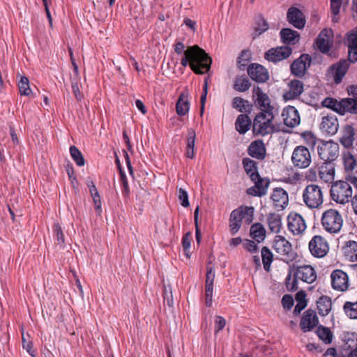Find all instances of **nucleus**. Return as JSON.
<instances>
[{"instance_id": "f257e3e1", "label": "nucleus", "mask_w": 357, "mask_h": 357, "mask_svg": "<svg viewBox=\"0 0 357 357\" xmlns=\"http://www.w3.org/2000/svg\"><path fill=\"white\" fill-rule=\"evenodd\" d=\"M211 58L197 45L189 47L181 60V64L183 67H186L189 63L191 69L196 74L207 73L211 68Z\"/></svg>"}, {"instance_id": "f03ea898", "label": "nucleus", "mask_w": 357, "mask_h": 357, "mask_svg": "<svg viewBox=\"0 0 357 357\" xmlns=\"http://www.w3.org/2000/svg\"><path fill=\"white\" fill-rule=\"evenodd\" d=\"M274 115L273 112L261 111L253 120L252 132L256 135L265 136L277 132L273 123Z\"/></svg>"}, {"instance_id": "7ed1b4c3", "label": "nucleus", "mask_w": 357, "mask_h": 357, "mask_svg": "<svg viewBox=\"0 0 357 357\" xmlns=\"http://www.w3.org/2000/svg\"><path fill=\"white\" fill-rule=\"evenodd\" d=\"M254 208L252 206H241L231 211L229 219V230L231 235H235L241 229L243 219L247 224L253 220Z\"/></svg>"}, {"instance_id": "20e7f679", "label": "nucleus", "mask_w": 357, "mask_h": 357, "mask_svg": "<svg viewBox=\"0 0 357 357\" xmlns=\"http://www.w3.org/2000/svg\"><path fill=\"white\" fill-rule=\"evenodd\" d=\"M321 223L326 231L331 234H336L341 231L343 218L338 211L330 208L322 213Z\"/></svg>"}, {"instance_id": "39448f33", "label": "nucleus", "mask_w": 357, "mask_h": 357, "mask_svg": "<svg viewBox=\"0 0 357 357\" xmlns=\"http://www.w3.org/2000/svg\"><path fill=\"white\" fill-rule=\"evenodd\" d=\"M302 197L305 204L311 209L319 208L324 202L322 189L316 184L307 185L303 190Z\"/></svg>"}, {"instance_id": "423d86ee", "label": "nucleus", "mask_w": 357, "mask_h": 357, "mask_svg": "<svg viewBox=\"0 0 357 357\" xmlns=\"http://www.w3.org/2000/svg\"><path fill=\"white\" fill-rule=\"evenodd\" d=\"M352 192L351 186L345 181H337L333 183L330 190L331 199L340 204L349 202Z\"/></svg>"}, {"instance_id": "0eeeda50", "label": "nucleus", "mask_w": 357, "mask_h": 357, "mask_svg": "<svg viewBox=\"0 0 357 357\" xmlns=\"http://www.w3.org/2000/svg\"><path fill=\"white\" fill-rule=\"evenodd\" d=\"M339 149L338 144L331 140H319L317 146L319 157L326 162H333L337 158Z\"/></svg>"}, {"instance_id": "6e6552de", "label": "nucleus", "mask_w": 357, "mask_h": 357, "mask_svg": "<svg viewBox=\"0 0 357 357\" xmlns=\"http://www.w3.org/2000/svg\"><path fill=\"white\" fill-rule=\"evenodd\" d=\"M274 250L282 256V259L288 263L295 259L296 253L292 249L291 244L282 236L277 235L273 241Z\"/></svg>"}, {"instance_id": "1a4fd4ad", "label": "nucleus", "mask_w": 357, "mask_h": 357, "mask_svg": "<svg viewBox=\"0 0 357 357\" xmlns=\"http://www.w3.org/2000/svg\"><path fill=\"white\" fill-rule=\"evenodd\" d=\"M311 154L307 148L304 146H297L293 151L291 161L293 165L298 168L305 169L311 163Z\"/></svg>"}, {"instance_id": "9d476101", "label": "nucleus", "mask_w": 357, "mask_h": 357, "mask_svg": "<svg viewBox=\"0 0 357 357\" xmlns=\"http://www.w3.org/2000/svg\"><path fill=\"white\" fill-rule=\"evenodd\" d=\"M350 63L349 59H343L333 64L327 70V77L329 79H333L337 84L341 83L348 70Z\"/></svg>"}, {"instance_id": "9b49d317", "label": "nucleus", "mask_w": 357, "mask_h": 357, "mask_svg": "<svg viewBox=\"0 0 357 357\" xmlns=\"http://www.w3.org/2000/svg\"><path fill=\"white\" fill-rule=\"evenodd\" d=\"M309 250L315 257L322 258L326 255L329 250L327 241L320 235H315L309 242Z\"/></svg>"}, {"instance_id": "f8f14e48", "label": "nucleus", "mask_w": 357, "mask_h": 357, "mask_svg": "<svg viewBox=\"0 0 357 357\" xmlns=\"http://www.w3.org/2000/svg\"><path fill=\"white\" fill-rule=\"evenodd\" d=\"M304 90L303 83L298 79H292L287 84V89L282 94L285 101L293 100L299 98Z\"/></svg>"}, {"instance_id": "ddd939ff", "label": "nucleus", "mask_w": 357, "mask_h": 357, "mask_svg": "<svg viewBox=\"0 0 357 357\" xmlns=\"http://www.w3.org/2000/svg\"><path fill=\"white\" fill-rule=\"evenodd\" d=\"M287 221L288 229L294 235L301 234L306 229L305 221L298 213H290L287 218Z\"/></svg>"}, {"instance_id": "4468645a", "label": "nucleus", "mask_w": 357, "mask_h": 357, "mask_svg": "<svg viewBox=\"0 0 357 357\" xmlns=\"http://www.w3.org/2000/svg\"><path fill=\"white\" fill-rule=\"evenodd\" d=\"M332 287L337 291H344L349 287V278L347 274L342 270L337 269L331 275Z\"/></svg>"}, {"instance_id": "2eb2a0df", "label": "nucleus", "mask_w": 357, "mask_h": 357, "mask_svg": "<svg viewBox=\"0 0 357 357\" xmlns=\"http://www.w3.org/2000/svg\"><path fill=\"white\" fill-rule=\"evenodd\" d=\"M333 31L330 29H323L320 33L319 34L317 40L316 45L318 50L324 53H328L333 43Z\"/></svg>"}, {"instance_id": "dca6fc26", "label": "nucleus", "mask_w": 357, "mask_h": 357, "mask_svg": "<svg viewBox=\"0 0 357 357\" xmlns=\"http://www.w3.org/2000/svg\"><path fill=\"white\" fill-rule=\"evenodd\" d=\"M292 53V49L287 46L272 48L265 54V59L274 63L288 58Z\"/></svg>"}, {"instance_id": "f3484780", "label": "nucleus", "mask_w": 357, "mask_h": 357, "mask_svg": "<svg viewBox=\"0 0 357 357\" xmlns=\"http://www.w3.org/2000/svg\"><path fill=\"white\" fill-rule=\"evenodd\" d=\"M283 122L289 128H295L301 123L298 111L295 107L289 105L284 108L282 112Z\"/></svg>"}, {"instance_id": "a211bd4d", "label": "nucleus", "mask_w": 357, "mask_h": 357, "mask_svg": "<svg viewBox=\"0 0 357 357\" xmlns=\"http://www.w3.org/2000/svg\"><path fill=\"white\" fill-rule=\"evenodd\" d=\"M250 77L256 82L263 83L269 78L268 70L259 63H252L247 68Z\"/></svg>"}, {"instance_id": "6ab92c4d", "label": "nucleus", "mask_w": 357, "mask_h": 357, "mask_svg": "<svg viewBox=\"0 0 357 357\" xmlns=\"http://www.w3.org/2000/svg\"><path fill=\"white\" fill-rule=\"evenodd\" d=\"M311 57L307 54H303L294 61L291 65V72L297 77L304 75L306 69L310 66Z\"/></svg>"}, {"instance_id": "aec40b11", "label": "nucleus", "mask_w": 357, "mask_h": 357, "mask_svg": "<svg viewBox=\"0 0 357 357\" xmlns=\"http://www.w3.org/2000/svg\"><path fill=\"white\" fill-rule=\"evenodd\" d=\"M294 276L306 283L311 284L315 281L317 273L312 266L304 265L296 267L294 271Z\"/></svg>"}, {"instance_id": "412c9836", "label": "nucleus", "mask_w": 357, "mask_h": 357, "mask_svg": "<svg viewBox=\"0 0 357 357\" xmlns=\"http://www.w3.org/2000/svg\"><path fill=\"white\" fill-rule=\"evenodd\" d=\"M287 18L289 24L296 29H301L305 25V17L303 13L296 7H290L288 9Z\"/></svg>"}, {"instance_id": "4be33fe9", "label": "nucleus", "mask_w": 357, "mask_h": 357, "mask_svg": "<svg viewBox=\"0 0 357 357\" xmlns=\"http://www.w3.org/2000/svg\"><path fill=\"white\" fill-rule=\"evenodd\" d=\"M319 323L317 316L315 312L312 310H307L303 313L300 326L301 330L304 332L312 331Z\"/></svg>"}, {"instance_id": "5701e85b", "label": "nucleus", "mask_w": 357, "mask_h": 357, "mask_svg": "<svg viewBox=\"0 0 357 357\" xmlns=\"http://www.w3.org/2000/svg\"><path fill=\"white\" fill-rule=\"evenodd\" d=\"M253 96L256 97L255 102L261 108V111L273 112V107L271 105V101L268 95L263 92L259 86L253 89Z\"/></svg>"}, {"instance_id": "b1692460", "label": "nucleus", "mask_w": 357, "mask_h": 357, "mask_svg": "<svg viewBox=\"0 0 357 357\" xmlns=\"http://www.w3.org/2000/svg\"><path fill=\"white\" fill-rule=\"evenodd\" d=\"M342 163L347 175L357 174V156L347 151L342 153Z\"/></svg>"}, {"instance_id": "393cba45", "label": "nucleus", "mask_w": 357, "mask_h": 357, "mask_svg": "<svg viewBox=\"0 0 357 357\" xmlns=\"http://www.w3.org/2000/svg\"><path fill=\"white\" fill-rule=\"evenodd\" d=\"M252 181L255 183V185L247 190L248 195L255 197H261L266 194L269 185L268 180H265L259 175L257 179Z\"/></svg>"}, {"instance_id": "a878e982", "label": "nucleus", "mask_w": 357, "mask_h": 357, "mask_svg": "<svg viewBox=\"0 0 357 357\" xmlns=\"http://www.w3.org/2000/svg\"><path fill=\"white\" fill-rule=\"evenodd\" d=\"M215 278L213 267H207L205 284L206 305L211 307L213 303V288Z\"/></svg>"}, {"instance_id": "bb28decb", "label": "nucleus", "mask_w": 357, "mask_h": 357, "mask_svg": "<svg viewBox=\"0 0 357 357\" xmlns=\"http://www.w3.org/2000/svg\"><path fill=\"white\" fill-rule=\"evenodd\" d=\"M339 127L337 119L334 115H327L322 118L320 128L321 130L328 135H335Z\"/></svg>"}, {"instance_id": "cd10ccee", "label": "nucleus", "mask_w": 357, "mask_h": 357, "mask_svg": "<svg viewBox=\"0 0 357 357\" xmlns=\"http://www.w3.org/2000/svg\"><path fill=\"white\" fill-rule=\"evenodd\" d=\"M271 199L275 208L283 209L289 202L287 192L282 188H276L273 190Z\"/></svg>"}, {"instance_id": "c85d7f7f", "label": "nucleus", "mask_w": 357, "mask_h": 357, "mask_svg": "<svg viewBox=\"0 0 357 357\" xmlns=\"http://www.w3.org/2000/svg\"><path fill=\"white\" fill-rule=\"evenodd\" d=\"M248 153L250 156L263 160L266 156V148L263 141L256 140L252 142L248 148Z\"/></svg>"}, {"instance_id": "c756f323", "label": "nucleus", "mask_w": 357, "mask_h": 357, "mask_svg": "<svg viewBox=\"0 0 357 357\" xmlns=\"http://www.w3.org/2000/svg\"><path fill=\"white\" fill-rule=\"evenodd\" d=\"M335 172V165L333 162H324L319 167V178L326 183H330L333 181Z\"/></svg>"}, {"instance_id": "7c9ffc66", "label": "nucleus", "mask_w": 357, "mask_h": 357, "mask_svg": "<svg viewBox=\"0 0 357 357\" xmlns=\"http://www.w3.org/2000/svg\"><path fill=\"white\" fill-rule=\"evenodd\" d=\"M347 44L349 48L348 56L351 63L357 61V32L351 31L347 34Z\"/></svg>"}, {"instance_id": "2f4dec72", "label": "nucleus", "mask_w": 357, "mask_h": 357, "mask_svg": "<svg viewBox=\"0 0 357 357\" xmlns=\"http://www.w3.org/2000/svg\"><path fill=\"white\" fill-rule=\"evenodd\" d=\"M345 257L351 262L357 261V242L348 241L342 247Z\"/></svg>"}, {"instance_id": "473e14b6", "label": "nucleus", "mask_w": 357, "mask_h": 357, "mask_svg": "<svg viewBox=\"0 0 357 357\" xmlns=\"http://www.w3.org/2000/svg\"><path fill=\"white\" fill-rule=\"evenodd\" d=\"M280 36L281 40L285 44L294 45L300 39L298 32L289 28L282 29L280 32Z\"/></svg>"}, {"instance_id": "72a5a7b5", "label": "nucleus", "mask_w": 357, "mask_h": 357, "mask_svg": "<svg viewBox=\"0 0 357 357\" xmlns=\"http://www.w3.org/2000/svg\"><path fill=\"white\" fill-rule=\"evenodd\" d=\"M242 164L246 174L249 176L252 181L258 178L259 174L257 171V162L249 158H244L242 160Z\"/></svg>"}, {"instance_id": "f704fd0d", "label": "nucleus", "mask_w": 357, "mask_h": 357, "mask_svg": "<svg viewBox=\"0 0 357 357\" xmlns=\"http://www.w3.org/2000/svg\"><path fill=\"white\" fill-rule=\"evenodd\" d=\"M267 224L271 232L279 233L282 227L281 216L275 213H269L267 216Z\"/></svg>"}, {"instance_id": "c9c22d12", "label": "nucleus", "mask_w": 357, "mask_h": 357, "mask_svg": "<svg viewBox=\"0 0 357 357\" xmlns=\"http://www.w3.org/2000/svg\"><path fill=\"white\" fill-rule=\"evenodd\" d=\"M251 119L247 114H240L236 121L235 127L240 134H245L250 128Z\"/></svg>"}, {"instance_id": "e433bc0d", "label": "nucleus", "mask_w": 357, "mask_h": 357, "mask_svg": "<svg viewBox=\"0 0 357 357\" xmlns=\"http://www.w3.org/2000/svg\"><path fill=\"white\" fill-rule=\"evenodd\" d=\"M250 235L257 243H261L266 237V229L262 224L255 223L250 227Z\"/></svg>"}, {"instance_id": "4c0bfd02", "label": "nucleus", "mask_w": 357, "mask_h": 357, "mask_svg": "<svg viewBox=\"0 0 357 357\" xmlns=\"http://www.w3.org/2000/svg\"><path fill=\"white\" fill-rule=\"evenodd\" d=\"M190 109V103L188 97L185 93H182L176 102V113L179 116H184L188 113Z\"/></svg>"}, {"instance_id": "58836bf2", "label": "nucleus", "mask_w": 357, "mask_h": 357, "mask_svg": "<svg viewBox=\"0 0 357 357\" xmlns=\"http://www.w3.org/2000/svg\"><path fill=\"white\" fill-rule=\"evenodd\" d=\"M317 305L319 314L321 316H326L331 310V299L327 296H322L317 301Z\"/></svg>"}, {"instance_id": "ea45409f", "label": "nucleus", "mask_w": 357, "mask_h": 357, "mask_svg": "<svg viewBox=\"0 0 357 357\" xmlns=\"http://www.w3.org/2000/svg\"><path fill=\"white\" fill-rule=\"evenodd\" d=\"M250 82L249 79L245 76H237L233 84V88L235 91L241 93L247 91L250 87Z\"/></svg>"}, {"instance_id": "a19ab883", "label": "nucleus", "mask_w": 357, "mask_h": 357, "mask_svg": "<svg viewBox=\"0 0 357 357\" xmlns=\"http://www.w3.org/2000/svg\"><path fill=\"white\" fill-rule=\"evenodd\" d=\"M86 185L89 188V192L91 193V197H93V200L95 205V208L97 212L100 213L101 211V204H100V197L98 192V190L91 179H88L86 181Z\"/></svg>"}, {"instance_id": "79ce46f5", "label": "nucleus", "mask_w": 357, "mask_h": 357, "mask_svg": "<svg viewBox=\"0 0 357 357\" xmlns=\"http://www.w3.org/2000/svg\"><path fill=\"white\" fill-rule=\"evenodd\" d=\"M261 259H262V263L264 265V268L266 271H270L271 265L273 262V255L270 250L269 248L264 246L262 248L261 251Z\"/></svg>"}, {"instance_id": "37998d69", "label": "nucleus", "mask_w": 357, "mask_h": 357, "mask_svg": "<svg viewBox=\"0 0 357 357\" xmlns=\"http://www.w3.org/2000/svg\"><path fill=\"white\" fill-rule=\"evenodd\" d=\"M53 233L56 243L61 248H64L66 245L65 236L61 227L58 222H54L53 225Z\"/></svg>"}, {"instance_id": "c03bdc74", "label": "nucleus", "mask_w": 357, "mask_h": 357, "mask_svg": "<svg viewBox=\"0 0 357 357\" xmlns=\"http://www.w3.org/2000/svg\"><path fill=\"white\" fill-rule=\"evenodd\" d=\"M322 105L324 107L330 108L341 114L342 100L340 101H337L336 99L333 98H326L323 100Z\"/></svg>"}, {"instance_id": "a18cd8bd", "label": "nucleus", "mask_w": 357, "mask_h": 357, "mask_svg": "<svg viewBox=\"0 0 357 357\" xmlns=\"http://www.w3.org/2000/svg\"><path fill=\"white\" fill-rule=\"evenodd\" d=\"M317 334L325 344H330L333 340V334L328 328L322 326L318 327Z\"/></svg>"}, {"instance_id": "49530a36", "label": "nucleus", "mask_w": 357, "mask_h": 357, "mask_svg": "<svg viewBox=\"0 0 357 357\" xmlns=\"http://www.w3.org/2000/svg\"><path fill=\"white\" fill-rule=\"evenodd\" d=\"M70 153L77 166L82 167L84 165V158L80 151L76 146H71L70 147Z\"/></svg>"}, {"instance_id": "de8ad7c7", "label": "nucleus", "mask_w": 357, "mask_h": 357, "mask_svg": "<svg viewBox=\"0 0 357 357\" xmlns=\"http://www.w3.org/2000/svg\"><path fill=\"white\" fill-rule=\"evenodd\" d=\"M18 87L22 96H29L31 93V90L29 86V80L26 77H21L18 83Z\"/></svg>"}, {"instance_id": "09e8293b", "label": "nucleus", "mask_w": 357, "mask_h": 357, "mask_svg": "<svg viewBox=\"0 0 357 357\" xmlns=\"http://www.w3.org/2000/svg\"><path fill=\"white\" fill-rule=\"evenodd\" d=\"M248 101L241 97H235L232 100V107L240 112H247Z\"/></svg>"}, {"instance_id": "8fccbe9b", "label": "nucleus", "mask_w": 357, "mask_h": 357, "mask_svg": "<svg viewBox=\"0 0 357 357\" xmlns=\"http://www.w3.org/2000/svg\"><path fill=\"white\" fill-rule=\"evenodd\" d=\"M346 314L351 319H357V301L355 303L346 302L344 305Z\"/></svg>"}, {"instance_id": "3c124183", "label": "nucleus", "mask_w": 357, "mask_h": 357, "mask_svg": "<svg viewBox=\"0 0 357 357\" xmlns=\"http://www.w3.org/2000/svg\"><path fill=\"white\" fill-rule=\"evenodd\" d=\"M291 274H292L291 271H289L288 273V275L285 279V284H286V287L288 291H295L298 288V280H299V278H296L294 275V278H291Z\"/></svg>"}, {"instance_id": "603ef678", "label": "nucleus", "mask_w": 357, "mask_h": 357, "mask_svg": "<svg viewBox=\"0 0 357 357\" xmlns=\"http://www.w3.org/2000/svg\"><path fill=\"white\" fill-rule=\"evenodd\" d=\"M255 24V31L258 32V34H261L269 28L268 22L261 15H259L256 18Z\"/></svg>"}, {"instance_id": "864d4df0", "label": "nucleus", "mask_w": 357, "mask_h": 357, "mask_svg": "<svg viewBox=\"0 0 357 357\" xmlns=\"http://www.w3.org/2000/svg\"><path fill=\"white\" fill-rule=\"evenodd\" d=\"M305 143L310 147L313 148L316 144L318 145L320 139H317L314 135L310 131H305L301 135Z\"/></svg>"}, {"instance_id": "5fc2aeb1", "label": "nucleus", "mask_w": 357, "mask_h": 357, "mask_svg": "<svg viewBox=\"0 0 357 357\" xmlns=\"http://www.w3.org/2000/svg\"><path fill=\"white\" fill-rule=\"evenodd\" d=\"M250 58V52L247 50H243L238 57V63L239 68L243 70L248 64Z\"/></svg>"}, {"instance_id": "6e6d98bb", "label": "nucleus", "mask_w": 357, "mask_h": 357, "mask_svg": "<svg viewBox=\"0 0 357 357\" xmlns=\"http://www.w3.org/2000/svg\"><path fill=\"white\" fill-rule=\"evenodd\" d=\"M164 303L167 304L169 307H173L174 305V300L172 296V292L170 287H164Z\"/></svg>"}, {"instance_id": "4d7b16f0", "label": "nucleus", "mask_w": 357, "mask_h": 357, "mask_svg": "<svg viewBox=\"0 0 357 357\" xmlns=\"http://www.w3.org/2000/svg\"><path fill=\"white\" fill-rule=\"evenodd\" d=\"M22 340L23 349H25L32 357H36V351L33 349V342L31 341H27L24 333H22Z\"/></svg>"}, {"instance_id": "13d9d810", "label": "nucleus", "mask_w": 357, "mask_h": 357, "mask_svg": "<svg viewBox=\"0 0 357 357\" xmlns=\"http://www.w3.org/2000/svg\"><path fill=\"white\" fill-rule=\"evenodd\" d=\"M348 129L349 130V132H348V134H347V135H344L340 140L341 143L344 146H351L353 144V141H354V131H353L351 127H350V126L348 127Z\"/></svg>"}, {"instance_id": "bf43d9fd", "label": "nucleus", "mask_w": 357, "mask_h": 357, "mask_svg": "<svg viewBox=\"0 0 357 357\" xmlns=\"http://www.w3.org/2000/svg\"><path fill=\"white\" fill-rule=\"evenodd\" d=\"M178 197L182 206L185 208L189 206L190 203L188 200V192L184 189L180 188L178 190Z\"/></svg>"}, {"instance_id": "052dcab7", "label": "nucleus", "mask_w": 357, "mask_h": 357, "mask_svg": "<svg viewBox=\"0 0 357 357\" xmlns=\"http://www.w3.org/2000/svg\"><path fill=\"white\" fill-rule=\"evenodd\" d=\"M342 6V1H331V13L334 15V17H333L332 20L334 22H337V19L335 17V16L340 13V9Z\"/></svg>"}, {"instance_id": "680f3d73", "label": "nucleus", "mask_w": 357, "mask_h": 357, "mask_svg": "<svg viewBox=\"0 0 357 357\" xmlns=\"http://www.w3.org/2000/svg\"><path fill=\"white\" fill-rule=\"evenodd\" d=\"M282 305L285 310H289L294 305L293 297L289 294L284 295L282 298Z\"/></svg>"}, {"instance_id": "e2e57ef3", "label": "nucleus", "mask_w": 357, "mask_h": 357, "mask_svg": "<svg viewBox=\"0 0 357 357\" xmlns=\"http://www.w3.org/2000/svg\"><path fill=\"white\" fill-rule=\"evenodd\" d=\"M73 93L77 101H81L84 98L83 93L81 92L77 82H72Z\"/></svg>"}, {"instance_id": "0e129e2a", "label": "nucleus", "mask_w": 357, "mask_h": 357, "mask_svg": "<svg viewBox=\"0 0 357 357\" xmlns=\"http://www.w3.org/2000/svg\"><path fill=\"white\" fill-rule=\"evenodd\" d=\"M207 93H208V82L206 79L204 86H203V93L201 96V100H200L201 115H202L204 110V106H205V103H206Z\"/></svg>"}, {"instance_id": "69168bd1", "label": "nucleus", "mask_w": 357, "mask_h": 357, "mask_svg": "<svg viewBox=\"0 0 357 357\" xmlns=\"http://www.w3.org/2000/svg\"><path fill=\"white\" fill-rule=\"evenodd\" d=\"M226 324L225 319L221 316H216L215 319V333L222 330Z\"/></svg>"}, {"instance_id": "338daca9", "label": "nucleus", "mask_w": 357, "mask_h": 357, "mask_svg": "<svg viewBox=\"0 0 357 357\" xmlns=\"http://www.w3.org/2000/svg\"><path fill=\"white\" fill-rule=\"evenodd\" d=\"M244 248L250 252H255L257 250V245L255 241L249 239H245L243 242Z\"/></svg>"}, {"instance_id": "774afa93", "label": "nucleus", "mask_w": 357, "mask_h": 357, "mask_svg": "<svg viewBox=\"0 0 357 357\" xmlns=\"http://www.w3.org/2000/svg\"><path fill=\"white\" fill-rule=\"evenodd\" d=\"M196 134L194 130H190L188 132V137L187 139V148L193 149L195 147Z\"/></svg>"}]
</instances>
